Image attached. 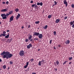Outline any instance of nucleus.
Masks as SVG:
<instances>
[{
    "mask_svg": "<svg viewBox=\"0 0 74 74\" xmlns=\"http://www.w3.org/2000/svg\"><path fill=\"white\" fill-rule=\"evenodd\" d=\"M1 55L3 56H2L3 58L4 59L6 58L7 59L11 58L12 56V55L10 53V52L8 51L5 52V51H3V52L1 53Z\"/></svg>",
    "mask_w": 74,
    "mask_h": 74,
    "instance_id": "f257e3e1",
    "label": "nucleus"
},
{
    "mask_svg": "<svg viewBox=\"0 0 74 74\" xmlns=\"http://www.w3.org/2000/svg\"><path fill=\"white\" fill-rule=\"evenodd\" d=\"M19 55L21 57H23L24 55V51L23 50H21L19 52Z\"/></svg>",
    "mask_w": 74,
    "mask_h": 74,
    "instance_id": "f03ea898",
    "label": "nucleus"
},
{
    "mask_svg": "<svg viewBox=\"0 0 74 74\" xmlns=\"http://www.w3.org/2000/svg\"><path fill=\"white\" fill-rule=\"evenodd\" d=\"M32 7H34L35 10H37V11L38 9V7L37 5H36V4H32Z\"/></svg>",
    "mask_w": 74,
    "mask_h": 74,
    "instance_id": "7ed1b4c3",
    "label": "nucleus"
},
{
    "mask_svg": "<svg viewBox=\"0 0 74 74\" xmlns=\"http://www.w3.org/2000/svg\"><path fill=\"white\" fill-rule=\"evenodd\" d=\"M9 15H10L9 14L7 13L6 14H5V16L2 17V18L3 19H7V16L8 17V16Z\"/></svg>",
    "mask_w": 74,
    "mask_h": 74,
    "instance_id": "20e7f679",
    "label": "nucleus"
},
{
    "mask_svg": "<svg viewBox=\"0 0 74 74\" xmlns=\"http://www.w3.org/2000/svg\"><path fill=\"white\" fill-rule=\"evenodd\" d=\"M8 9L7 8H6L5 9L1 10V12H5L7 11H8Z\"/></svg>",
    "mask_w": 74,
    "mask_h": 74,
    "instance_id": "39448f33",
    "label": "nucleus"
},
{
    "mask_svg": "<svg viewBox=\"0 0 74 74\" xmlns=\"http://www.w3.org/2000/svg\"><path fill=\"white\" fill-rule=\"evenodd\" d=\"M63 2H64V4H65L66 7H67L68 6V3H67V1H66V0H64L63 1Z\"/></svg>",
    "mask_w": 74,
    "mask_h": 74,
    "instance_id": "423d86ee",
    "label": "nucleus"
},
{
    "mask_svg": "<svg viewBox=\"0 0 74 74\" xmlns=\"http://www.w3.org/2000/svg\"><path fill=\"white\" fill-rule=\"evenodd\" d=\"M21 16V14H20L18 13V15L17 16V17H16V20H17L19 19V18H20Z\"/></svg>",
    "mask_w": 74,
    "mask_h": 74,
    "instance_id": "0eeeda50",
    "label": "nucleus"
},
{
    "mask_svg": "<svg viewBox=\"0 0 74 74\" xmlns=\"http://www.w3.org/2000/svg\"><path fill=\"white\" fill-rule=\"evenodd\" d=\"M38 36V38L39 39H42V38L43 37L42 34H40Z\"/></svg>",
    "mask_w": 74,
    "mask_h": 74,
    "instance_id": "6e6552de",
    "label": "nucleus"
},
{
    "mask_svg": "<svg viewBox=\"0 0 74 74\" xmlns=\"http://www.w3.org/2000/svg\"><path fill=\"white\" fill-rule=\"evenodd\" d=\"M39 34H40L39 33L35 32L34 33V35L38 36H39Z\"/></svg>",
    "mask_w": 74,
    "mask_h": 74,
    "instance_id": "1a4fd4ad",
    "label": "nucleus"
},
{
    "mask_svg": "<svg viewBox=\"0 0 74 74\" xmlns=\"http://www.w3.org/2000/svg\"><path fill=\"white\" fill-rule=\"evenodd\" d=\"M42 5L43 3L42 2H41L40 3H39V2L37 3V5H40V6H42Z\"/></svg>",
    "mask_w": 74,
    "mask_h": 74,
    "instance_id": "9d476101",
    "label": "nucleus"
},
{
    "mask_svg": "<svg viewBox=\"0 0 74 74\" xmlns=\"http://www.w3.org/2000/svg\"><path fill=\"white\" fill-rule=\"evenodd\" d=\"M70 43V41L69 40H67L65 42V43L66 45H68V44H69Z\"/></svg>",
    "mask_w": 74,
    "mask_h": 74,
    "instance_id": "9b49d317",
    "label": "nucleus"
},
{
    "mask_svg": "<svg viewBox=\"0 0 74 74\" xmlns=\"http://www.w3.org/2000/svg\"><path fill=\"white\" fill-rule=\"evenodd\" d=\"M12 40V38H11L10 39H8L7 41L9 42V43H10Z\"/></svg>",
    "mask_w": 74,
    "mask_h": 74,
    "instance_id": "f8f14e48",
    "label": "nucleus"
},
{
    "mask_svg": "<svg viewBox=\"0 0 74 74\" xmlns=\"http://www.w3.org/2000/svg\"><path fill=\"white\" fill-rule=\"evenodd\" d=\"M60 21V19H57L56 20V23H58Z\"/></svg>",
    "mask_w": 74,
    "mask_h": 74,
    "instance_id": "ddd939ff",
    "label": "nucleus"
},
{
    "mask_svg": "<svg viewBox=\"0 0 74 74\" xmlns=\"http://www.w3.org/2000/svg\"><path fill=\"white\" fill-rule=\"evenodd\" d=\"M9 36H10L9 33H8V34L6 36H5V38H8L9 37Z\"/></svg>",
    "mask_w": 74,
    "mask_h": 74,
    "instance_id": "4468645a",
    "label": "nucleus"
},
{
    "mask_svg": "<svg viewBox=\"0 0 74 74\" xmlns=\"http://www.w3.org/2000/svg\"><path fill=\"white\" fill-rule=\"evenodd\" d=\"M73 24H74V20L73 21H71L70 22V24L71 25H72Z\"/></svg>",
    "mask_w": 74,
    "mask_h": 74,
    "instance_id": "2eb2a0df",
    "label": "nucleus"
},
{
    "mask_svg": "<svg viewBox=\"0 0 74 74\" xmlns=\"http://www.w3.org/2000/svg\"><path fill=\"white\" fill-rule=\"evenodd\" d=\"M14 18V16H11V17L10 18V20L11 21H13Z\"/></svg>",
    "mask_w": 74,
    "mask_h": 74,
    "instance_id": "dca6fc26",
    "label": "nucleus"
},
{
    "mask_svg": "<svg viewBox=\"0 0 74 74\" xmlns=\"http://www.w3.org/2000/svg\"><path fill=\"white\" fill-rule=\"evenodd\" d=\"M32 36L31 35H29L28 38L29 40H30L32 39Z\"/></svg>",
    "mask_w": 74,
    "mask_h": 74,
    "instance_id": "f3484780",
    "label": "nucleus"
},
{
    "mask_svg": "<svg viewBox=\"0 0 74 74\" xmlns=\"http://www.w3.org/2000/svg\"><path fill=\"white\" fill-rule=\"evenodd\" d=\"M48 27L47 25H46L45 27H43V28L44 29H47Z\"/></svg>",
    "mask_w": 74,
    "mask_h": 74,
    "instance_id": "a211bd4d",
    "label": "nucleus"
},
{
    "mask_svg": "<svg viewBox=\"0 0 74 74\" xmlns=\"http://www.w3.org/2000/svg\"><path fill=\"white\" fill-rule=\"evenodd\" d=\"M19 11V9L17 8L15 9V11L16 12H18Z\"/></svg>",
    "mask_w": 74,
    "mask_h": 74,
    "instance_id": "6ab92c4d",
    "label": "nucleus"
},
{
    "mask_svg": "<svg viewBox=\"0 0 74 74\" xmlns=\"http://www.w3.org/2000/svg\"><path fill=\"white\" fill-rule=\"evenodd\" d=\"M6 36V35H5L4 34H1L0 35V37H2V36Z\"/></svg>",
    "mask_w": 74,
    "mask_h": 74,
    "instance_id": "aec40b11",
    "label": "nucleus"
},
{
    "mask_svg": "<svg viewBox=\"0 0 74 74\" xmlns=\"http://www.w3.org/2000/svg\"><path fill=\"white\" fill-rule=\"evenodd\" d=\"M1 16L2 17H4L5 16V14H1Z\"/></svg>",
    "mask_w": 74,
    "mask_h": 74,
    "instance_id": "412c9836",
    "label": "nucleus"
},
{
    "mask_svg": "<svg viewBox=\"0 0 74 74\" xmlns=\"http://www.w3.org/2000/svg\"><path fill=\"white\" fill-rule=\"evenodd\" d=\"M56 63L57 64V65H58L59 63V62L58 61V60H57L56 61Z\"/></svg>",
    "mask_w": 74,
    "mask_h": 74,
    "instance_id": "4be33fe9",
    "label": "nucleus"
},
{
    "mask_svg": "<svg viewBox=\"0 0 74 74\" xmlns=\"http://www.w3.org/2000/svg\"><path fill=\"white\" fill-rule=\"evenodd\" d=\"M13 11L12 10L11 11H10V12H9V14H9V15H10L11 14L13 13Z\"/></svg>",
    "mask_w": 74,
    "mask_h": 74,
    "instance_id": "5701e85b",
    "label": "nucleus"
},
{
    "mask_svg": "<svg viewBox=\"0 0 74 74\" xmlns=\"http://www.w3.org/2000/svg\"><path fill=\"white\" fill-rule=\"evenodd\" d=\"M29 61H30V62H32L34 61V59L32 58V59L30 60Z\"/></svg>",
    "mask_w": 74,
    "mask_h": 74,
    "instance_id": "b1692460",
    "label": "nucleus"
},
{
    "mask_svg": "<svg viewBox=\"0 0 74 74\" xmlns=\"http://www.w3.org/2000/svg\"><path fill=\"white\" fill-rule=\"evenodd\" d=\"M53 33H54V36H56V31H54V32H53Z\"/></svg>",
    "mask_w": 74,
    "mask_h": 74,
    "instance_id": "393cba45",
    "label": "nucleus"
},
{
    "mask_svg": "<svg viewBox=\"0 0 74 74\" xmlns=\"http://www.w3.org/2000/svg\"><path fill=\"white\" fill-rule=\"evenodd\" d=\"M38 65L39 66H41V61H39V62H38Z\"/></svg>",
    "mask_w": 74,
    "mask_h": 74,
    "instance_id": "a878e982",
    "label": "nucleus"
},
{
    "mask_svg": "<svg viewBox=\"0 0 74 74\" xmlns=\"http://www.w3.org/2000/svg\"><path fill=\"white\" fill-rule=\"evenodd\" d=\"M34 40L35 41H36V40L38 41V38H34Z\"/></svg>",
    "mask_w": 74,
    "mask_h": 74,
    "instance_id": "bb28decb",
    "label": "nucleus"
},
{
    "mask_svg": "<svg viewBox=\"0 0 74 74\" xmlns=\"http://www.w3.org/2000/svg\"><path fill=\"white\" fill-rule=\"evenodd\" d=\"M3 34H4V35H6V34H5L6 33V32L5 31H4L2 32Z\"/></svg>",
    "mask_w": 74,
    "mask_h": 74,
    "instance_id": "cd10ccee",
    "label": "nucleus"
},
{
    "mask_svg": "<svg viewBox=\"0 0 74 74\" xmlns=\"http://www.w3.org/2000/svg\"><path fill=\"white\" fill-rule=\"evenodd\" d=\"M67 62H68V61H65L63 63V65H64Z\"/></svg>",
    "mask_w": 74,
    "mask_h": 74,
    "instance_id": "c85d7f7f",
    "label": "nucleus"
},
{
    "mask_svg": "<svg viewBox=\"0 0 74 74\" xmlns=\"http://www.w3.org/2000/svg\"><path fill=\"white\" fill-rule=\"evenodd\" d=\"M48 18H51V15H49L48 16Z\"/></svg>",
    "mask_w": 74,
    "mask_h": 74,
    "instance_id": "c756f323",
    "label": "nucleus"
},
{
    "mask_svg": "<svg viewBox=\"0 0 74 74\" xmlns=\"http://www.w3.org/2000/svg\"><path fill=\"white\" fill-rule=\"evenodd\" d=\"M29 41L28 40V39L26 38V39L25 40V41L27 42Z\"/></svg>",
    "mask_w": 74,
    "mask_h": 74,
    "instance_id": "7c9ffc66",
    "label": "nucleus"
},
{
    "mask_svg": "<svg viewBox=\"0 0 74 74\" xmlns=\"http://www.w3.org/2000/svg\"><path fill=\"white\" fill-rule=\"evenodd\" d=\"M72 59V57H71L70 58H69V60H71Z\"/></svg>",
    "mask_w": 74,
    "mask_h": 74,
    "instance_id": "2f4dec72",
    "label": "nucleus"
},
{
    "mask_svg": "<svg viewBox=\"0 0 74 74\" xmlns=\"http://www.w3.org/2000/svg\"><path fill=\"white\" fill-rule=\"evenodd\" d=\"M67 18V16H64V19L66 20Z\"/></svg>",
    "mask_w": 74,
    "mask_h": 74,
    "instance_id": "473e14b6",
    "label": "nucleus"
},
{
    "mask_svg": "<svg viewBox=\"0 0 74 74\" xmlns=\"http://www.w3.org/2000/svg\"><path fill=\"white\" fill-rule=\"evenodd\" d=\"M71 7L72 8H74V4H71Z\"/></svg>",
    "mask_w": 74,
    "mask_h": 74,
    "instance_id": "72a5a7b5",
    "label": "nucleus"
},
{
    "mask_svg": "<svg viewBox=\"0 0 74 74\" xmlns=\"http://www.w3.org/2000/svg\"><path fill=\"white\" fill-rule=\"evenodd\" d=\"M29 45L30 47H32L33 46L32 45V44H29Z\"/></svg>",
    "mask_w": 74,
    "mask_h": 74,
    "instance_id": "f704fd0d",
    "label": "nucleus"
},
{
    "mask_svg": "<svg viewBox=\"0 0 74 74\" xmlns=\"http://www.w3.org/2000/svg\"><path fill=\"white\" fill-rule=\"evenodd\" d=\"M6 66L5 65H4L3 66V69H6Z\"/></svg>",
    "mask_w": 74,
    "mask_h": 74,
    "instance_id": "c9c22d12",
    "label": "nucleus"
},
{
    "mask_svg": "<svg viewBox=\"0 0 74 74\" xmlns=\"http://www.w3.org/2000/svg\"><path fill=\"white\" fill-rule=\"evenodd\" d=\"M27 48L28 49H29L30 48V46L29 45H28V46H27Z\"/></svg>",
    "mask_w": 74,
    "mask_h": 74,
    "instance_id": "e433bc0d",
    "label": "nucleus"
},
{
    "mask_svg": "<svg viewBox=\"0 0 74 74\" xmlns=\"http://www.w3.org/2000/svg\"><path fill=\"white\" fill-rule=\"evenodd\" d=\"M29 70H30V68L29 67L28 68L27 71H29Z\"/></svg>",
    "mask_w": 74,
    "mask_h": 74,
    "instance_id": "4c0bfd02",
    "label": "nucleus"
},
{
    "mask_svg": "<svg viewBox=\"0 0 74 74\" xmlns=\"http://www.w3.org/2000/svg\"><path fill=\"white\" fill-rule=\"evenodd\" d=\"M39 23V21H37L36 22H35V23L36 24H38Z\"/></svg>",
    "mask_w": 74,
    "mask_h": 74,
    "instance_id": "58836bf2",
    "label": "nucleus"
},
{
    "mask_svg": "<svg viewBox=\"0 0 74 74\" xmlns=\"http://www.w3.org/2000/svg\"><path fill=\"white\" fill-rule=\"evenodd\" d=\"M9 63L11 64H13V62H12L10 61V62H9Z\"/></svg>",
    "mask_w": 74,
    "mask_h": 74,
    "instance_id": "ea45409f",
    "label": "nucleus"
},
{
    "mask_svg": "<svg viewBox=\"0 0 74 74\" xmlns=\"http://www.w3.org/2000/svg\"><path fill=\"white\" fill-rule=\"evenodd\" d=\"M57 3L58 2H56V1H54V4H55V5H56Z\"/></svg>",
    "mask_w": 74,
    "mask_h": 74,
    "instance_id": "a19ab883",
    "label": "nucleus"
},
{
    "mask_svg": "<svg viewBox=\"0 0 74 74\" xmlns=\"http://www.w3.org/2000/svg\"><path fill=\"white\" fill-rule=\"evenodd\" d=\"M28 66L26 65L25 66H24V68L26 69L27 67Z\"/></svg>",
    "mask_w": 74,
    "mask_h": 74,
    "instance_id": "79ce46f5",
    "label": "nucleus"
},
{
    "mask_svg": "<svg viewBox=\"0 0 74 74\" xmlns=\"http://www.w3.org/2000/svg\"><path fill=\"white\" fill-rule=\"evenodd\" d=\"M52 41V40H50L49 43H50V44H51Z\"/></svg>",
    "mask_w": 74,
    "mask_h": 74,
    "instance_id": "37998d69",
    "label": "nucleus"
},
{
    "mask_svg": "<svg viewBox=\"0 0 74 74\" xmlns=\"http://www.w3.org/2000/svg\"><path fill=\"white\" fill-rule=\"evenodd\" d=\"M61 47V45H58V47L59 48H60Z\"/></svg>",
    "mask_w": 74,
    "mask_h": 74,
    "instance_id": "c03bdc74",
    "label": "nucleus"
},
{
    "mask_svg": "<svg viewBox=\"0 0 74 74\" xmlns=\"http://www.w3.org/2000/svg\"><path fill=\"white\" fill-rule=\"evenodd\" d=\"M29 62H26V65L28 66V65H29Z\"/></svg>",
    "mask_w": 74,
    "mask_h": 74,
    "instance_id": "a18cd8bd",
    "label": "nucleus"
},
{
    "mask_svg": "<svg viewBox=\"0 0 74 74\" xmlns=\"http://www.w3.org/2000/svg\"><path fill=\"white\" fill-rule=\"evenodd\" d=\"M6 4H9V2L8 1H7L6 2Z\"/></svg>",
    "mask_w": 74,
    "mask_h": 74,
    "instance_id": "49530a36",
    "label": "nucleus"
},
{
    "mask_svg": "<svg viewBox=\"0 0 74 74\" xmlns=\"http://www.w3.org/2000/svg\"><path fill=\"white\" fill-rule=\"evenodd\" d=\"M72 25V27L73 28H74V24H73Z\"/></svg>",
    "mask_w": 74,
    "mask_h": 74,
    "instance_id": "de8ad7c7",
    "label": "nucleus"
},
{
    "mask_svg": "<svg viewBox=\"0 0 74 74\" xmlns=\"http://www.w3.org/2000/svg\"><path fill=\"white\" fill-rule=\"evenodd\" d=\"M56 64V62H54V64L55 66H57Z\"/></svg>",
    "mask_w": 74,
    "mask_h": 74,
    "instance_id": "09e8293b",
    "label": "nucleus"
},
{
    "mask_svg": "<svg viewBox=\"0 0 74 74\" xmlns=\"http://www.w3.org/2000/svg\"><path fill=\"white\" fill-rule=\"evenodd\" d=\"M30 3H33V1H31V2H30Z\"/></svg>",
    "mask_w": 74,
    "mask_h": 74,
    "instance_id": "8fccbe9b",
    "label": "nucleus"
},
{
    "mask_svg": "<svg viewBox=\"0 0 74 74\" xmlns=\"http://www.w3.org/2000/svg\"><path fill=\"white\" fill-rule=\"evenodd\" d=\"M2 3H3V4H5V2H2Z\"/></svg>",
    "mask_w": 74,
    "mask_h": 74,
    "instance_id": "3c124183",
    "label": "nucleus"
},
{
    "mask_svg": "<svg viewBox=\"0 0 74 74\" xmlns=\"http://www.w3.org/2000/svg\"><path fill=\"white\" fill-rule=\"evenodd\" d=\"M44 62V60H41V62Z\"/></svg>",
    "mask_w": 74,
    "mask_h": 74,
    "instance_id": "603ef678",
    "label": "nucleus"
},
{
    "mask_svg": "<svg viewBox=\"0 0 74 74\" xmlns=\"http://www.w3.org/2000/svg\"><path fill=\"white\" fill-rule=\"evenodd\" d=\"M72 63V62H70L69 63V64H71Z\"/></svg>",
    "mask_w": 74,
    "mask_h": 74,
    "instance_id": "864d4df0",
    "label": "nucleus"
},
{
    "mask_svg": "<svg viewBox=\"0 0 74 74\" xmlns=\"http://www.w3.org/2000/svg\"><path fill=\"white\" fill-rule=\"evenodd\" d=\"M55 5V4H53V5H52V7H53L54 5Z\"/></svg>",
    "mask_w": 74,
    "mask_h": 74,
    "instance_id": "5fc2aeb1",
    "label": "nucleus"
},
{
    "mask_svg": "<svg viewBox=\"0 0 74 74\" xmlns=\"http://www.w3.org/2000/svg\"><path fill=\"white\" fill-rule=\"evenodd\" d=\"M30 25H29L28 27V28H30Z\"/></svg>",
    "mask_w": 74,
    "mask_h": 74,
    "instance_id": "6e6d98bb",
    "label": "nucleus"
},
{
    "mask_svg": "<svg viewBox=\"0 0 74 74\" xmlns=\"http://www.w3.org/2000/svg\"><path fill=\"white\" fill-rule=\"evenodd\" d=\"M54 69L56 71H57V68H54Z\"/></svg>",
    "mask_w": 74,
    "mask_h": 74,
    "instance_id": "4d7b16f0",
    "label": "nucleus"
},
{
    "mask_svg": "<svg viewBox=\"0 0 74 74\" xmlns=\"http://www.w3.org/2000/svg\"><path fill=\"white\" fill-rule=\"evenodd\" d=\"M32 74H36V73L33 72V73H32Z\"/></svg>",
    "mask_w": 74,
    "mask_h": 74,
    "instance_id": "13d9d810",
    "label": "nucleus"
},
{
    "mask_svg": "<svg viewBox=\"0 0 74 74\" xmlns=\"http://www.w3.org/2000/svg\"><path fill=\"white\" fill-rule=\"evenodd\" d=\"M32 40H33V39L32 38L31 39H30V41H32Z\"/></svg>",
    "mask_w": 74,
    "mask_h": 74,
    "instance_id": "bf43d9fd",
    "label": "nucleus"
},
{
    "mask_svg": "<svg viewBox=\"0 0 74 74\" xmlns=\"http://www.w3.org/2000/svg\"><path fill=\"white\" fill-rule=\"evenodd\" d=\"M10 32V30H7V32Z\"/></svg>",
    "mask_w": 74,
    "mask_h": 74,
    "instance_id": "052dcab7",
    "label": "nucleus"
},
{
    "mask_svg": "<svg viewBox=\"0 0 74 74\" xmlns=\"http://www.w3.org/2000/svg\"><path fill=\"white\" fill-rule=\"evenodd\" d=\"M24 28V27L23 26H22V27H21V28H22V29H23Z\"/></svg>",
    "mask_w": 74,
    "mask_h": 74,
    "instance_id": "680f3d73",
    "label": "nucleus"
},
{
    "mask_svg": "<svg viewBox=\"0 0 74 74\" xmlns=\"http://www.w3.org/2000/svg\"><path fill=\"white\" fill-rule=\"evenodd\" d=\"M2 62V60L1 59V58H0V62Z\"/></svg>",
    "mask_w": 74,
    "mask_h": 74,
    "instance_id": "e2e57ef3",
    "label": "nucleus"
},
{
    "mask_svg": "<svg viewBox=\"0 0 74 74\" xmlns=\"http://www.w3.org/2000/svg\"><path fill=\"white\" fill-rule=\"evenodd\" d=\"M12 21V20H10V21H9V22H11Z\"/></svg>",
    "mask_w": 74,
    "mask_h": 74,
    "instance_id": "0e129e2a",
    "label": "nucleus"
},
{
    "mask_svg": "<svg viewBox=\"0 0 74 74\" xmlns=\"http://www.w3.org/2000/svg\"><path fill=\"white\" fill-rule=\"evenodd\" d=\"M54 49H56V47H54Z\"/></svg>",
    "mask_w": 74,
    "mask_h": 74,
    "instance_id": "69168bd1",
    "label": "nucleus"
},
{
    "mask_svg": "<svg viewBox=\"0 0 74 74\" xmlns=\"http://www.w3.org/2000/svg\"><path fill=\"white\" fill-rule=\"evenodd\" d=\"M40 49H38V51H40Z\"/></svg>",
    "mask_w": 74,
    "mask_h": 74,
    "instance_id": "338daca9",
    "label": "nucleus"
},
{
    "mask_svg": "<svg viewBox=\"0 0 74 74\" xmlns=\"http://www.w3.org/2000/svg\"><path fill=\"white\" fill-rule=\"evenodd\" d=\"M66 14H65L64 15V16H66Z\"/></svg>",
    "mask_w": 74,
    "mask_h": 74,
    "instance_id": "774afa93",
    "label": "nucleus"
}]
</instances>
